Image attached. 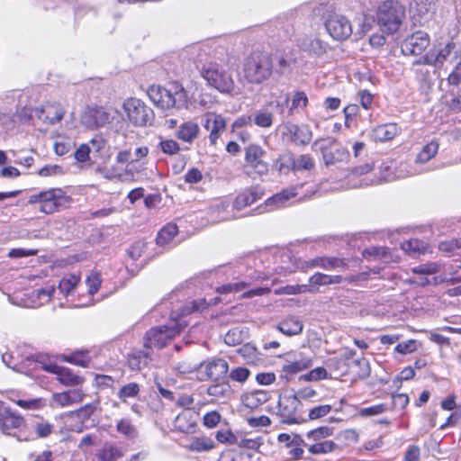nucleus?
I'll return each mask as SVG.
<instances>
[{
	"mask_svg": "<svg viewBox=\"0 0 461 461\" xmlns=\"http://www.w3.org/2000/svg\"><path fill=\"white\" fill-rule=\"evenodd\" d=\"M86 283L88 287V294L91 295L95 294L98 291L101 285L100 275L96 272H91L86 276Z\"/></svg>",
	"mask_w": 461,
	"mask_h": 461,
	"instance_id": "obj_56",
	"label": "nucleus"
},
{
	"mask_svg": "<svg viewBox=\"0 0 461 461\" xmlns=\"http://www.w3.org/2000/svg\"><path fill=\"white\" fill-rule=\"evenodd\" d=\"M177 232V226L174 223H168L158 232L157 236V244L159 246L167 245L173 240Z\"/></svg>",
	"mask_w": 461,
	"mask_h": 461,
	"instance_id": "obj_41",
	"label": "nucleus"
},
{
	"mask_svg": "<svg viewBox=\"0 0 461 461\" xmlns=\"http://www.w3.org/2000/svg\"><path fill=\"white\" fill-rule=\"evenodd\" d=\"M328 280L329 275H325L322 273H316L313 276H312L309 279L310 285H308L309 288L312 289L311 293L317 291L319 286L328 285Z\"/></svg>",
	"mask_w": 461,
	"mask_h": 461,
	"instance_id": "obj_57",
	"label": "nucleus"
},
{
	"mask_svg": "<svg viewBox=\"0 0 461 461\" xmlns=\"http://www.w3.org/2000/svg\"><path fill=\"white\" fill-rule=\"evenodd\" d=\"M438 144L435 141H431L423 147L421 151L418 154L415 162L419 164L425 163L430 158L435 157L438 153Z\"/></svg>",
	"mask_w": 461,
	"mask_h": 461,
	"instance_id": "obj_42",
	"label": "nucleus"
},
{
	"mask_svg": "<svg viewBox=\"0 0 461 461\" xmlns=\"http://www.w3.org/2000/svg\"><path fill=\"white\" fill-rule=\"evenodd\" d=\"M264 195V190L260 186H251L240 193L233 202L237 210H241L260 200Z\"/></svg>",
	"mask_w": 461,
	"mask_h": 461,
	"instance_id": "obj_23",
	"label": "nucleus"
},
{
	"mask_svg": "<svg viewBox=\"0 0 461 461\" xmlns=\"http://www.w3.org/2000/svg\"><path fill=\"white\" fill-rule=\"evenodd\" d=\"M310 267H319L326 270L345 269L348 265L346 261L339 258L321 257L311 261Z\"/></svg>",
	"mask_w": 461,
	"mask_h": 461,
	"instance_id": "obj_30",
	"label": "nucleus"
},
{
	"mask_svg": "<svg viewBox=\"0 0 461 461\" xmlns=\"http://www.w3.org/2000/svg\"><path fill=\"white\" fill-rule=\"evenodd\" d=\"M300 46L309 54L320 57L326 52L328 44L318 37H305L301 41Z\"/></svg>",
	"mask_w": 461,
	"mask_h": 461,
	"instance_id": "obj_26",
	"label": "nucleus"
},
{
	"mask_svg": "<svg viewBox=\"0 0 461 461\" xmlns=\"http://www.w3.org/2000/svg\"><path fill=\"white\" fill-rule=\"evenodd\" d=\"M354 364L356 366L358 367V371L357 372V375L358 377L364 379L369 376L370 375V366L369 362L366 358L362 357L359 359H357L354 361Z\"/></svg>",
	"mask_w": 461,
	"mask_h": 461,
	"instance_id": "obj_61",
	"label": "nucleus"
},
{
	"mask_svg": "<svg viewBox=\"0 0 461 461\" xmlns=\"http://www.w3.org/2000/svg\"><path fill=\"white\" fill-rule=\"evenodd\" d=\"M122 456V449L111 444H104L95 455L97 461H117Z\"/></svg>",
	"mask_w": 461,
	"mask_h": 461,
	"instance_id": "obj_33",
	"label": "nucleus"
},
{
	"mask_svg": "<svg viewBox=\"0 0 461 461\" xmlns=\"http://www.w3.org/2000/svg\"><path fill=\"white\" fill-rule=\"evenodd\" d=\"M64 361L74 364L78 366L87 367L90 362V358L86 354L81 352H75L69 355L64 356L62 358Z\"/></svg>",
	"mask_w": 461,
	"mask_h": 461,
	"instance_id": "obj_46",
	"label": "nucleus"
},
{
	"mask_svg": "<svg viewBox=\"0 0 461 461\" xmlns=\"http://www.w3.org/2000/svg\"><path fill=\"white\" fill-rule=\"evenodd\" d=\"M148 95L153 104L161 109L180 107L187 102L186 92L178 84H173L170 88L151 86L148 89Z\"/></svg>",
	"mask_w": 461,
	"mask_h": 461,
	"instance_id": "obj_2",
	"label": "nucleus"
},
{
	"mask_svg": "<svg viewBox=\"0 0 461 461\" xmlns=\"http://www.w3.org/2000/svg\"><path fill=\"white\" fill-rule=\"evenodd\" d=\"M198 413L193 409L183 410L174 420V429L185 434H194L197 428Z\"/></svg>",
	"mask_w": 461,
	"mask_h": 461,
	"instance_id": "obj_17",
	"label": "nucleus"
},
{
	"mask_svg": "<svg viewBox=\"0 0 461 461\" xmlns=\"http://www.w3.org/2000/svg\"><path fill=\"white\" fill-rule=\"evenodd\" d=\"M327 366L330 370L337 371L339 375L346 374L348 370V365L343 358L331 357L327 361Z\"/></svg>",
	"mask_w": 461,
	"mask_h": 461,
	"instance_id": "obj_51",
	"label": "nucleus"
},
{
	"mask_svg": "<svg viewBox=\"0 0 461 461\" xmlns=\"http://www.w3.org/2000/svg\"><path fill=\"white\" fill-rule=\"evenodd\" d=\"M204 373L199 377L200 380H219L223 378L229 371V365L222 358H215L204 364Z\"/></svg>",
	"mask_w": 461,
	"mask_h": 461,
	"instance_id": "obj_21",
	"label": "nucleus"
},
{
	"mask_svg": "<svg viewBox=\"0 0 461 461\" xmlns=\"http://www.w3.org/2000/svg\"><path fill=\"white\" fill-rule=\"evenodd\" d=\"M429 36L427 32L418 31L408 36L402 43L404 55H420L429 45Z\"/></svg>",
	"mask_w": 461,
	"mask_h": 461,
	"instance_id": "obj_15",
	"label": "nucleus"
},
{
	"mask_svg": "<svg viewBox=\"0 0 461 461\" xmlns=\"http://www.w3.org/2000/svg\"><path fill=\"white\" fill-rule=\"evenodd\" d=\"M324 25L327 32L336 41L347 40L352 34L351 23L340 14H329L325 18Z\"/></svg>",
	"mask_w": 461,
	"mask_h": 461,
	"instance_id": "obj_12",
	"label": "nucleus"
},
{
	"mask_svg": "<svg viewBox=\"0 0 461 461\" xmlns=\"http://www.w3.org/2000/svg\"><path fill=\"white\" fill-rule=\"evenodd\" d=\"M417 349V341L414 339H409L404 342L399 343L395 350L401 354H410L414 352Z\"/></svg>",
	"mask_w": 461,
	"mask_h": 461,
	"instance_id": "obj_63",
	"label": "nucleus"
},
{
	"mask_svg": "<svg viewBox=\"0 0 461 461\" xmlns=\"http://www.w3.org/2000/svg\"><path fill=\"white\" fill-rule=\"evenodd\" d=\"M70 202V198L61 188H50L41 191L39 194H32L29 197L28 203H39V210L45 214H51L57 211L66 208Z\"/></svg>",
	"mask_w": 461,
	"mask_h": 461,
	"instance_id": "obj_5",
	"label": "nucleus"
},
{
	"mask_svg": "<svg viewBox=\"0 0 461 461\" xmlns=\"http://www.w3.org/2000/svg\"><path fill=\"white\" fill-rule=\"evenodd\" d=\"M308 104V97L303 91H296L292 99L290 113L295 109H304Z\"/></svg>",
	"mask_w": 461,
	"mask_h": 461,
	"instance_id": "obj_50",
	"label": "nucleus"
},
{
	"mask_svg": "<svg viewBox=\"0 0 461 461\" xmlns=\"http://www.w3.org/2000/svg\"><path fill=\"white\" fill-rule=\"evenodd\" d=\"M200 133L198 123L193 121H187L180 124L176 136L182 141L192 143L197 139Z\"/></svg>",
	"mask_w": 461,
	"mask_h": 461,
	"instance_id": "obj_25",
	"label": "nucleus"
},
{
	"mask_svg": "<svg viewBox=\"0 0 461 461\" xmlns=\"http://www.w3.org/2000/svg\"><path fill=\"white\" fill-rule=\"evenodd\" d=\"M386 411V405L384 403L376 404L370 407L362 408L358 413L362 417L377 416L384 413Z\"/></svg>",
	"mask_w": 461,
	"mask_h": 461,
	"instance_id": "obj_58",
	"label": "nucleus"
},
{
	"mask_svg": "<svg viewBox=\"0 0 461 461\" xmlns=\"http://www.w3.org/2000/svg\"><path fill=\"white\" fill-rule=\"evenodd\" d=\"M312 149L321 153L326 165L342 161L348 155L345 149L338 147L336 140L330 138L316 140Z\"/></svg>",
	"mask_w": 461,
	"mask_h": 461,
	"instance_id": "obj_11",
	"label": "nucleus"
},
{
	"mask_svg": "<svg viewBox=\"0 0 461 461\" xmlns=\"http://www.w3.org/2000/svg\"><path fill=\"white\" fill-rule=\"evenodd\" d=\"M399 133V128L395 123L378 125L373 130L372 137L378 141H388Z\"/></svg>",
	"mask_w": 461,
	"mask_h": 461,
	"instance_id": "obj_29",
	"label": "nucleus"
},
{
	"mask_svg": "<svg viewBox=\"0 0 461 461\" xmlns=\"http://www.w3.org/2000/svg\"><path fill=\"white\" fill-rule=\"evenodd\" d=\"M23 419L21 416L9 411L0 420V428L5 434L11 435L14 429H18L23 425Z\"/></svg>",
	"mask_w": 461,
	"mask_h": 461,
	"instance_id": "obj_31",
	"label": "nucleus"
},
{
	"mask_svg": "<svg viewBox=\"0 0 461 461\" xmlns=\"http://www.w3.org/2000/svg\"><path fill=\"white\" fill-rule=\"evenodd\" d=\"M285 130V133L289 135L290 140L295 145L306 146L312 140V131L307 124L298 125L287 122Z\"/></svg>",
	"mask_w": 461,
	"mask_h": 461,
	"instance_id": "obj_19",
	"label": "nucleus"
},
{
	"mask_svg": "<svg viewBox=\"0 0 461 461\" xmlns=\"http://www.w3.org/2000/svg\"><path fill=\"white\" fill-rule=\"evenodd\" d=\"M331 409L332 407L329 404L315 406L309 411L308 418L309 420L321 419L328 415L330 412Z\"/></svg>",
	"mask_w": 461,
	"mask_h": 461,
	"instance_id": "obj_54",
	"label": "nucleus"
},
{
	"mask_svg": "<svg viewBox=\"0 0 461 461\" xmlns=\"http://www.w3.org/2000/svg\"><path fill=\"white\" fill-rule=\"evenodd\" d=\"M33 113L35 116L48 124H55L59 122L64 115L62 108L52 104L45 105L42 108H37Z\"/></svg>",
	"mask_w": 461,
	"mask_h": 461,
	"instance_id": "obj_24",
	"label": "nucleus"
},
{
	"mask_svg": "<svg viewBox=\"0 0 461 461\" xmlns=\"http://www.w3.org/2000/svg\"><path fill=\"white\" fill-rule=\"evenodd\" d=\"M80 282V276L77 275H69L63 277L59 284V291L65 296L69 295Z\"/></svg>",
	"mask_w": 461,
	"mask_h": 461,
	"instance_id": "obj_40",
	"label": "nucleus"
},
{
	"mask_svg": "<svg viewBox=\"0 0 461 461\" xmlns=\"http://www.w3.org/2000/svg\"><path fill=\"white\" fill-rule=\"evenodd\" d=\"M276 329L286 336H294L302 333L303 323L299 318L290 316L280 321Z\"/></svg>",
	"mask_w": 461,
	"mask_h": 461,
	"instance_id": "obj_27",
	"label": "nucleus"
},
{
	"mask_svg": "<svg viewBox=\"0 0 461 461\" xmlns=\"http://www.w3.org/2000/svg\"><path fill=\"white\" fill-rule=\"evenodd\" d=\"M201 76L207 85L221 94L238 95L240 89L236 88L231 74L217 63L204 65Z\"/></svg>",
	"mask_w": 461,
	"mask_h": 461,
	"instance_id": "obj_1",
	"label": "nucleus"
},
{
	"mask_svg": "<svg viewBox=\"0 0 461 461\" xmlns=\"http://www.w3.org/2000/svg\"><path fill=\"white\" fill-rule=\"evenodd\" d=\"M116 113L117 111L113 108L90 106L83 113L81 122L88 129H98L110 123L113 118V114Z\"/></svg>",
	"mask_w": 461,
	"mask_h": 461,
	"instance_id": "obj_13",
	"label": "nucleus"
},
{
	"mask_svg": "<svg viewBox=\"0 0 461 461\" xmlns=\"http://www.w3.org/2000/svg\"><path fill=\"white\" fill-rule=\"evenodd\" d=\"M335 444L331 440H325L315 443L309 447V451L312 454H325L332 451Z\"/></svg>",
	"mask_w": 461,
	"mask_h": 461,
	"instance_id": "obj_53",
	"label": "nucleus"
},
{
	"mask_svg": "<svg viewBox=\"0 0 461 461\" xmlns=\"http://www.w3.org/2000/svg\"><path fill=\"white\" fill-rule=\"evenodd\" d=\"M149 148L147 146L135 147L128 149L120 150L116 155V162L118 164H127L126 172H131L136 168V165L143 166L149 155Z\"/></svg>",
	"mask_w": 461,
	"mask_h": 461,
	"instance_id": "obj_14",
	"label": "nucleus"
},
{
	"mask_svg": "<svg viewBox=\"0 0 461 461\" xmlns=\"http://www.w3.org/2000/svg\"><path fill=\"white\" fill-rule=\"evenodd\" d=\"M140 386L137 383H130L120 389L118 397L125 402L127 398H132L138 395Z\"/></svg>",
	"mask_w": 461,
	"mask_h": 461,
	"instance_id": "obj_47",
	"label": "nucleus"
},
{
	"mask_svg": "<svg viewBox=\"0 0 461 461\" xmlns=\"http://www.w3.org/2000/svg\"><path fill=\"white\" fill-rule=\"evenodd\" d=\"M301 402L295 393L285 394L278 401L280 414L288 419L289 423L295 422L294 414L298 411Z\"/></svg>",
	"mask_w": 461,
	"mask_h": 461,
	"instance_id": "obj_22",
	"label": "nucleus"
},
{
	"mask_svg": "<svg viewBox=\"0 0 461 461\" xmlns=\"http://www.w3.org/2000/svg\"><path fill=\"white\" fill-rule=\"evenodd\" d=\"M314 166L312 158L308 155H301L293 159L292 167L294 170H309Z\"/></svg>",
	"mask_w": 461,
	"mask_h": 461,
	"instance_id": "obj_49",
	"label": "nucleus"
},
{
	"mask_svg": "<svg viewBox=\"0 0 461 461\" xmlns=\"http://www.w3.org/2000/svg\"><path fill=\"white\" fill-rule=\"evenodd\" d=\"M221 415L217 411L206 413L203 418V423L205 427L212 429L220 422Z\"/></svg>",
	"mask_w": 461,
	"mask_h": 461,
	"instance_id": "obj_64",
	"label": "nucleus"
},
{
	"mask_svg": "<svg viewBox=\"0 0 461 461\" xmlns=\"http://www.w3.org/2000/svg\"><path fill=\"white\" fill-rule=\"evenodd\" d=\"M312 289L309 288L308 285H285L275 290V294H299L306 292H312Z\"/></svg>",
	"mask_w": 461,
	"mask_h": 461,
	"instance_id": "obj_45",
	"label": "nucleus"
},
{
	"mask_svg": "<svg viewBox=\"0 0 461 461\" xmlns=\"http://www.w3.org/2000/svg\"><path fill=\"white\" fill-rule=\"evenodd\" d=\"M270 398L268 392L264 390H257L250 393H247L242 395L241 401L244 406L249 409H257Z\"/></svg>",
	"mask_w": 461,
	"mask_h": 461,
	"instance_id": "obj_28",
	"label": "nucleus"
},
{
	"mask_svg": "<svg viewBox=\"0 0 461 461\" xmlns=\"http://www.w3.org/2000/svg\"><path fill=\"white\" fill-rule=\"evenodd\" d=\"M405 10L396 1L388 0L384 2L376 14L377 23L383 32L393 34L396 32L404 18Z\"/></svg>",
	"mask_w": 461,
	"mask_h": 461,
	"instance_id": "obj_3",
	"label": "nucleus"
},
{
	"mask_svg": "<svg viewBox=\"0 0 461 461\" xmlns=\"http://www.w3.org/2000/svg\"><path fill=\"white\" fill-rule=\"evenodd\" d=\"M387 254H389V250L384 247H370L363 251V257L367 259L384 258Z\"/></svg>",
	"mask_w": 461,
	"mask_h": 461,
	"instance_id": "obj_52",
	"label": "nucleus"
},
{
	"mask_svg": "<svg viewBox=\"0 0 461 461\" xmlns=\"http://www.w3.org/2000/svg\"><path fill=\"white\" fill-rule=\"evenodd\" d=\"M441 266L437 262H429L419 265L411 268V272L417 275L412 280L413 283L424 286L428 285H437L442 283L454 284L457 278L449 277L447 275L435 276L440 271Z\"/></svg>",
	"mask_w": 461,
	"mask_h": 461,
	"instance_id": "obj_6",
	"label": "nucleus"
},
{
	"mask_svg": "<svg viewBox=\"0 0 461 461\" xmlns=\"http://www.w3.org/2000/svg\"><path fill=\"white\" fill-rule=\"evenodd\" d=\"M159 147L165 154L176 155L180 150V146L175 140H161Z\"/></svg>",
	"mask_w": 461,
	"mask_h": 461,
	"instance_id": "obj_55",
	"label": "nucleus"
},
{
	"mask_svg": "<svg viewBox=\"0 0 461 461\" xmlns=\"http://www.w3.org/2000/svg\"><path fill=\"white\" fill-rule=\"evenodd\" d=\"M57 379L65 386H77L82 384L85 381L83 376L76 375L71 369L64 366H61Z\"/></svg>",
	"mask_w": 461,
	"mask_h": 461,
	"instance_id": "obj_32",
	"label": "nucleus"
},
{
	"mask_svg": "<svg viewBox=\"0 0 461 461\" xmlns=\"http://www.w3.org/2000/svg\"><path fill=\"white\" fill-rule=\"evenodd\" d=\"M99 406V401L87 403L75 411V415L83 420H88Z\"/></svg>",
	"mask_w": 461,
	"mask_h": 461,
	"instance_id": "obj_48",
	"label": "nucleus"
},
{
	"mask_svg": "<svg viewBox=\"0 0 461 461\" xmlns=\"http://www.w3.org/2000/svg\"><path fill=\"white\" fill-rule=\"evenodd\" d=\"M185 326V324L178 323L174 326L164 325L152 328L146 333L144 346L146 348L156 347L161 348L167 345L169 339L178 335Z\"/></svg>",
	"mask_w": 461,
	"mask_h": 461,
	"instance_id": "obj_10",
	"label": "nucleus"
},
{
	"mask_svg": "<svg viewBox=\"0 0 461 461\" xmlns=\"http://www.w3.org/2000/svg\"><path fill=\"white\" fill-rule=\"evenodd\" d=\"M123 109L130 122L135 126L145 127L150 125L154 119V113L144 102L137 98H130L123 104Z\"/></svg>",
	"mask_w": 461,
	"mask_h": 461,
	"instance_id": "obj_7",
	"label": "nucleus"
},
{
	"mask_svg": "<svg viewBox=\"0 0 461 461\" xmlns=\"http://www.w3.org/2000/svg\"><path fill=\"white\" fill-rule=\"evenodd\" d=\"M214 447L212 439L207 437L194 438L187 448L194 452H206Z\"/></svg>",
	"mask_w": 461,
	"mask_h": 461,
	"instance_id": "obj_39",
	"label": "nucleus"
},
{
	"mask_svg": "<svg viewBox=\"0 0 461 461\" xmlns=\"http://www.w3.org/2000/svg\"><path fill=\"white\" fill-rule=\"evenodd\" d=\"M96 171L108 180H122V169L116 166L98 167Z\"/></svg>",
	"mask_w": 461,
	"mask_h": 461,
	"instance_id": "obj_44",
	"label": "nucleus"
},
{
	"mask_svg": "<svg viewBox=\"0 0 461 461\" xmlns=\"http://www.w3.org/2000/svg\"><path fill=\"white\" fill-rule=\"evenodd\" d=\"M294 190V188L285 189L269 197L264 204H261L256 209V213L260 214L283 207L289 199L296 195Z\"/></svg>",
	"mask_w": 461,
	"mask_h": 461,
	"instance_id": "obj_20",
	"label": "nucleus"
},
{
	"mask_svg": "<svg viewBox=\"0 0 461 461\" xmlns=\"http://www.w3.org/2000/svg\"><path fill=\"white\" fill-rule=\"evenodd\" d=\"M265 150L258 144H249L245 149V173L251 178L266 175L267 163L263 160Z\"/></svg>",
	"mask_w": 461,
	"mask_h": 461,
	"instance_id": "obj_8",
	"label": "nucleus"
},
{
	"mask_svg": "<svg viewBox=\"0 0 461 461\" xmlns=\"http://www.w3.org/2000/svg\"><path fill=\"white\" fill-rule=\"evenodd\" d=\"M207 393L216 400H227L232 396L233 392L228 383L222 382L210 385Z\"/></svg>",
	"mask_w": 461,
	"mask_h": 461,
	"instance_id": "obj_35",
	"label": "nucleus"
},
{
	"mask_svg": "<svg viewBox=\"0 0 461 461\" xmlns=\"http://www.w3.org/2000/svg\"><path fill=\"white\" fill-rule=\"evenodd\" d=\"M242 332L239 329L229 330L224 336V342L229 346H237L242 342Z\"/></svg>",
	"mask_w": 461,
	"mask_h": 461,
	"instance_id": "obj_59",
	"label": "nucleus"
},
{
	"mask_svg": "<svg viewBox=\"0 0 461 461\" xmlns=\"http://www.w3.org/2000/svg\"><path fill=\"white\" fill-rule=\"evenodd\" d=\"M274 120V113L268 108L257 110L252 115L253 123L260 128H270Z\"/></svg>",
	"mask_w": 461,
	"mask_h": 461,
	"instance_id": "obj_34",
	"label": "nucleus"
},
{
	"mask_svg": "<svg viewBox=\"0 0 461 461\" xmlns=\"http://www.w3.org/2000/svg\"><path fill=\"white\" fill-rule=\"evenodd\" d=\"M238 353L249 364L255 365L261 360L260 354L258 353L257 348L250 343H247L240 348L238 349Z\"/></svg>",
	"mask_w": 461,
	"mask_h": 461,
	"instance_id": "obj_38",
	"label": "nucleus"
},
{
	"mask_svg": "<svg viewBox=\"0 0 461 461\" xmlns=\"http://www.w3.org/2000/svg\"><path fill=\"white\" fill-rule=\"evenodd\" d=\"M250 375V371L246 367H236L230 372V378L232 381L244 383Z\"/></svg>",
	"mask_w": 461,
	"mask_h": 461,
	"instance_id": "obj_60",
	"label": "nucleus"
},
{
	"mask_svg": "<svg viewBox=\"0 0 461 461\" xmlns=\"http://www.w3.org/2000/svg\"><path fill=\"white\" fill-rule=\"evenodd\" d=\"M312 366V361L309 359H299L293 362L285 363L282 366V372L285 374L286 377L288 375H296Z\"/></svg>",
	"mask_w": 461,
	"mask_h": 461,
	"instance_id": "obj_36",
	"label": "nucleus"
},
{
	"mask_svg": "<svg viewBox=\"0 0 461 461\" xmlns=\"http://www.w3.org/2000/svg\"><path fill=\"white\" fill-rule=\"evenodd\" d=\"M459 248H461V243L456 240L443 241L438 244V249L448 256L454 254Z\"/></svg>",
	"mask_w": 461,
	"mask_h": 461,
	"instance_id": "obj_62",
	"label": "nucleus"
},
{
	"mask_svg": "<svg viewBox=\"0 0 461 461\" xmlns=\"http://www.w3.org/2000/svg\"><path fill=\"white\" fill-rule=\"evenodd\" d=\"M149 354L139 351L129 356L128 365L132 370H140L148 364Z\"/></svg>",
	"mask_w": 461,
	"mask_h": 461,
	"instance_id": "obj_43",
	"label": "nucleus"
},
{
	"mask_svg": "<svg viewBox=\"0 0 461 461\" xmlns=\"http://www.w3.org/2000/svg\"><path fill=\"white\" fill-rule=\"evenodd\" d=\"M455 49L456 44L453 41L435 43L431 49L424 56L417 59L414 64L442 67L443 64L448 60Z\"/></svg>",
	"mask_w": 461,
	"mask_h": 461,
	"instance_id": "obj_9",
	"label": "nucleus"
},
{
	"mask_svg": "<svg viewBox=\"0 0 461 461\" xmlns=\"http://www.w3.org/2000/svg\"><path fill=\"white\" fill-rule=\"evenodd\" d=\"M85 396V393L80 388L55 393L51 396L50 405L53 408H65L81 402Z\"/></svg>",
	"mask_w": 461,
	"mask_h": 461,
	"instance_id": "obj_18",
	"label": "nucleus"
},
{
	"mask_svg": "<svg viewBox=\"0 0 461 461\" xmlns=\"http://www.w3.org/2000/svg\"><path fill=\"white\" fill-rule=\"evenodd\" d=\"M272 72L273 59L268 54L253 53L244 65L245 77L253 84H260L268 79Z\"/></svg>",
	"mask_w": 461,
	"mask_h": 461,
	"instance_id": "obj_4",
	"label": "nucleus"
},
{
	"mask_svg": "<svg viewBox=\"0 0 461 461\" xmlns=\"http://www.w3.org/2000/svg\"><path fill=\"white\" fill-rule=\"evenodd\" d=\"M203 125L209 133L211 145H215L221 133L226 130L227 122L221 115L215 113H206L203 117Z\"/></svg>",
	"mask_w": 461,
	"mask_h": 461,
	"instance_id": "obj_16",
	"label": "nucleus"
},
{
	"mask_svg": "<svg viewBox=\"0 0 461 461\" xmlns=\"http://www.w3.org/2000/svg\"><path fill=\"white\" fill-rule=\"evenodd\" d=\"M402 249L411 257H417L427 251V244L420 240L412 239L402 243Z\"/></svg>",
	"mask_w": 461,
	"mask_h": 461,
	"instance_id": "obj_37",
	"label": "nucleus"
}]
</instances>
